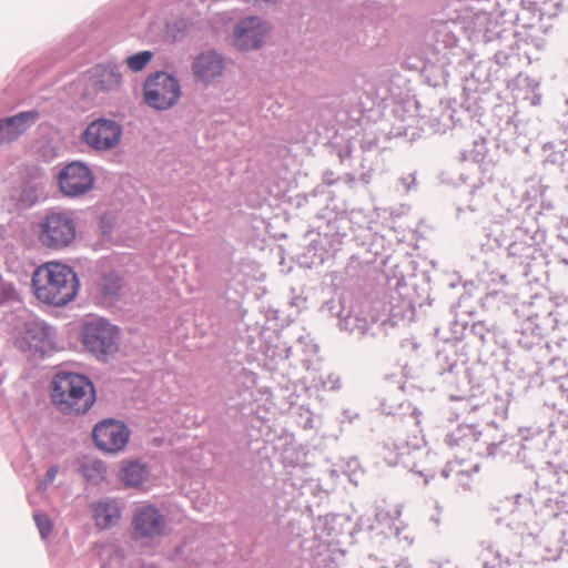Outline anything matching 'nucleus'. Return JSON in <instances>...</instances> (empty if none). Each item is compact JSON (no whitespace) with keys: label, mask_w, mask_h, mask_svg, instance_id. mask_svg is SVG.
I'll use <instances>...</instances> for the list:
<instances>
[{"label":"nucleus","mask_w":568,"mask_h":568,"mask_svg":"<svg viewBox=\"0 0 568 568\" xmlns=\"http://www.w3.org/2000/svg\"><path fill=\"white\" fill-rule=\"evenodd\" d=\"M548 190V185L539 184V205L527 204L503 231L508 272H491L503 285L514 281H525L528 285L548 281L549 260L542 245L547 239L546 220L556 210L555 202L547 195Z\"/></svg>","instance_id":"obj_1"},{"label":"nucleus","mask_w":568,"mask_h":568,"mask_svg":"<svg viewBox=\"0 0 568 568\" xmlns=\"http://www.w3.org/2000/svg\"><path fill=\"white\" fill-rule=\"evenodd\" d=\"M416 298H402L392 296L388 307H384V315H366L363 310L352 304V300L344 294H336L325 301L321 306V312L338 320V327L348 332L358 339L385 338L390 328L400 324L405 325L413 321L415 316V306L432 304L430 298V277L428 273L423 272L415 276L412 284Z\"/></svg>","instance_id":"obj_2"},{"label":"nucleus","mask_w":568,"mask_h":568,"mask_svg":"<svg viewBox=\"0 0 568 568\" xmlns=\"http://www.w3.org/2000/svg\"><path fill=\"white\" fill-rule=\"evenodd\" d=\"M363 217L361 211H352L349 217L338 216L327 219L324 225H318L317 231H308L305 234V244L303 253L297 255V262L301 266L312 268L324 264L341 250L343 239L347 235L345 230L349 227L354 241L362 246L369 244L373 233L369 227L357 225L355 220Z\"/></svg>","instance_id":"obj_3"},{"label":"nucleus","mask_w":568,"mask_h":568,"mask_svg":"<svg viewBox=\"0 0 568 568\" xmlns=\"http://www.w3.org/2000/svg\"><path fill=\"white\" fill-rule=\"evenodd\" d=\"M517 508L530 507L535 516L544 524V532L552 541L547 546L549 560L561 559L568 555V503L554 495L547 488H535L529 497L523 494L514 496Z\"/></svg>","instance_id":"obj_4"},{"label":"nucleus","mask_w":568,"mask_h":568,"mask_svg":"<svg viewBox=\"0 0 568 568\" xmlns=\"http://www.w3.org/2000/svg\"><path fill=\"white\" fill-rule=\"evenodd\" d=\"M53 405L64 415L87 414L97 402V389L92 379L70 371L58 372L50 383Z\"/></svg>","instance_id":"obj_5"},{"label":"nucleus","mask_w":568,"mask_h":568,"mask_svg":"<svg viewBox=\"0 0 568 568\" xmlns=\"http://www.w3.org/2000/svg\"><path fill=\"white\" fill-rule=\"evenodd\" d=\"M31 284L39 301L57 307L72 302L81 285L73 267L60 262H51L43 268L37 270L32 275Z\"/></svg>","instance_id":"obj_6"},{"label":"nucleus","mask_w":568,"mask_h":568,"mask_svg":"<svg viewBox=\"0 0 568 568\" xmlns=\"http://www.w3.org/2000/svg\"><path fill=\"white\" fill-rule=\"evenodd\" d=\"M78 339L87 353L105 362L118 353L121 331L108 318L90 314L79 322Z\"/></svg>","instance_id":"obj_7"},{"label":"nucleus","mask_w":568,"mask_h":568,"mask_svg":"<svg viewBox=\"0 0 568 568\" xmlns=\"http://www.w3.org/2000/svg\"><path fill=\"white\" fill-rule=\"evenodd\" d=\"M181 93V84L176 75L164 70L150 73L143 82V100L145 104L158 111L173 108Z\"/></svg>","instance_id":"obj_8"},{"label":"nucleus","mask_w":568,"mask_h":568,"mask_svg":"<svg viewBox=\"0 0 568 568\" xmlns=\"http://www.w3.org/2000/svg\"><path fill=\"white\" fill-rule=\"evenodd\" d=\"M515 51L516 47L511 41L505 49L497 50L487 63L478 64L473 72V78L478 81L483 78L484 83L499 82L510 88L511 82L521 75L517 68L519 59Z\"/></svg>","instance_id":"obj_9"},{"label":"nucleus","mask_w":568,"mask_h":568,"mask_svg":"<svg viewBox=\"0 0 568 568\" xmlns=\"http://www.w3.org/2000/svg\"><path fill=\"white\" fill-rule=\"evenodd\" d=\"M40 226V242L53 250L69 246L77 235V224L71 212L50 210Z\"/></svg>","instance_id":"obj_10"},{"label":"nucleus","mask_w":568,"mask_h":568,"mask_svg":"<svg viewBox=\"0 0 568 568\" xmlns=\"http://www.w3.org/2000/svg\"><path fill=\"white\" fill-rule=\"evenodd\" d=\"M55 180L63 196L77 199L93 189L95 175L88 163L73 160L62 165L55 174Z\"/></svg>","instance_id":"obj_11"},{"label":"nucleus","mask_w":568,"mask_h":568,"mask_svg":"<svg viewBox=\"0 0 568 568\" xmlns=\"http://www.w3.org/2000/svg\"><path fill=\"white\" fill-rule=\"evenodd\" d=\"M131 436L129 426L116 418L99 420L92 428L91 438L94 447L108 455H115L126 447Z\"/></svg>","instance_id":"obj_12"},{"label":"nucleus","mask_w":568,"mask_h":568,"mask_svg":"<svg viewBox=\"0 0 568 568\" xmlns=\"http://www.w3.org/2000/svg\"><path fill=\"white\" fill-rule=\"evenodd\" d=\"M17 346L22 352L44 358L57 351L52 327L44 321L32 318L23 323Z\"/></svg>","instance_id":"obj_13"},{"label":"nucleus","mask_w":568,"mask_h":568,"mask_svg":"<svg viewBox=\"0 0 568 568\" xmlns=\"http://www.w3.org/2000/svg\"><path fill=\"white\" fill-rule=\"evenodd\" d=\"M123 134L122 125L105 116L92 120L82 131L80 139L91 150L105 152L115 149Z\"/></svg>","instance_id":"obj_14"},{"label":"nucleus","mask_w":568,"mask_h":568,"mask_svg":"<svg viewBox=\"0 0 568 568\" xmlns=\"http://www.w3.org/2000/svg\"><path fill=\"white\" fill-rule=\"evenodd\" d=\"M552 310L545 314L530 312L527 318L521 323L519 329H515L507 338L513 342L514 347L524 352L532 353L536 348L541 349L544 332L547 326H550Z\"/></svg>","instance_id":"obj_15"},{"label":"nucleus","mask_w":568,"mask_h":568,"mask_svg":"<svg viewBox=\"0 0 568 568\" xmlns=\"http://www.w3.org/2000/svg\"><path fill=\"white\" fill-rule=\"evenodd\" d=\"M270 31L271 27L261 17H244L239 20L233 30V44L242 52L258 50L263 47Z\"/></svg>","instance_id":"obj_16"},{"label":"nucleus","mask_w":568,"mask_h":568,"mask_svg":"<svg viewBox=\"0 0 568 568\" xmlns=\"http://www.w3.org/2000/svg\"><path fill=\"white\" fill-rule=\"evenodd\" d=\"M467 361L464 342L454 336L453 341H446L436 352V374L442 377L443 383H452L454 374L463 371Z\"/></svg>","instance_id":"obj_17"},{"label":"nucleus","mask_w":568,"mask_h":568,"mask_svg":"<svg viewBox=\"0 0 568 568\" xmlns=\"http://www.w3.org/2000/svg\"><path fill=\"white\" fill-rule=\"evenodd\" d=\"M419 103L415 99H406L396 101L393 105L392 113L394 123L390 133L395 136H405L409 140L419 135L416 130H422L424 114L419 115Z\"/></svg>","instance_id":"obj_18"},{"label":"nucleus","mask_w":568,"mask_h":568,"mask_svg":"<svg viewBox=\"0 0 568 568\" xmlns=\"http://www.w3.org/2000/svg\"><path fill=\"white\" fill-rule=\"evenodd\" d=\"M459 39L447 22L433 27L428 45L435 55L436 62L440 65L452 64L454 59L462 57L463 52L458 45Z\"/></svg>","instance_id":"obj_19"},{"label":"nucleus","mask_w":568,"mask_h":568,"mask_svg":"<svg viewBox=\"0 0 568 568\" xmlns=\"http://www.w3.org/2000/svg\"><path fill=\"white\" fill-rule=\"evenodd\" d=\"M45 174L39 166L27 170L17 193L11 197L18 210H29L45 199Z\"/></svg>","instance_id":"obj_20"},{"label":"nucleus","mask_w":568,"mask_h":568,"mask_svg":"<svg viewBox=\"0 0 568 568\" xmlns=\"http://www.w3.org/2000/svg\"><path fill=\"white\" fill-rule=\"evenodd\" d=\"M121 67L116 63H99L88 71L83 95H99L116 91L122 83Z\"/></svg>","instance_id":"obj_21"},{"label":"nucleus","mask_w":568,"mask_h":568,"mask_svg":"<svg viewBox=\"0 0 568 568\" xmlns=\"http://www.w3.org/2000/svg\"><path fill=\"white\" fill-rule=\"evenodd\" d=\"M166 526L165 517L154 505L138 507L132 518L134 539H152L162 536Z\"/></svg>","instance_id":"obj_22"},{"label":"nucleus","mask_w":568,"mask_h":568,"mask_svg":"<svg viewBox=\"0 0 568 568\" xmlns=\"http://www.w3.org/2000/svg\"><path fill=\"white\" fill-rule=\"evenodd\" d=\"M536 8L529 0H506L505 4L500 6V17L504 23H511L526 31L539 24L545 16L541 9Z\"/></svg>","instance_id":"obj_23"},{"label":"nucleus","mask_w":568,"mask_h":568,"mask_svg":"<svg viewBox=\"0 0 568 568\" xmlns=\"http://www.w3.org/2000/svg\"><path fill=\"white\" fill-rule=\"evenodd\" d=\"M560 133L541 145V163L568 174V121H559Z\"/></svg>","instance_id":"obj_24"},{"label":"nucleus","mask_w":568,"mask_h":568,"mask_svg":"<svg viewBox=\"0 0 568 568\" xmlns=\"http://www.w3.org/2000/svg\"><path fill=\"white\" fill-rule=\"evenodd\" d=\"M493 84L484 83V79L478 81L476 78L466 80V84L463 90L462 97V111L467 113V116L471 121L481 123L485 110L487 108V101L485 95L489 91Z\"/></svg>","instance_id":"obj_25"},{"label":"nucleus","mask_w":568,"mask_h":568,"mask_svg":"<svg viewBox=\"0 0 568 568\" xmlns=\"http://www.w3.org/2000/svg\"><path fill=\"white\" fill-rule=\"evenodd\" d=\"M224 69V59L215 50L199 53L192 62L193 77L196 82L203 85H209L222 77Z\"/></svg>","instance_id":"obj_26"},{"label":"nucleus","mask_w":568,"mask_h":568,"mask_svg":"<svg viewBox=\"0 0 568 568\" xmlns=\"http://www.w3.org/2000/svg\"><path fill=\"white\" fill-rule=\"evenodd\" d=\"M464 338L477 339L481 346L489 344L490 342L499 345L500 347L509 346L508 339L504 332L495 323H488L487 321H477L469 324L468 322L463 324L462 336Z\"/></svg>","instance_id":"obj_27"},{"label":"nucleus","mask_w":568,"mask_h":568,"mask_svg":"<svg viewBox=\"0 0 568 568\" xmlns=\"http://www.w3.org/2000/svg\"><path fill=\"white\" fill-rule=\"evenodd\" d=\"M456 111L452 109V102L440 100L436 108L430 110L429 115H424L422 131L428 130L432 133H446L457 124L463 125L462 118H455Z\"/></svg>","instance_id":"obj_28"},{"label":"nucleus","mask_w":568,"mask_h":568,"mask_svg":"<svg viewBox=\"0 0 568 568\" xmlns=\"http://www.w3.org/2000/svg\"><path fill=\"white\" fill-rule=\"evenodd\" d=\"M535 484L537 488H540L539 485L544 484L542 488L548 486L549 488L556 489V496L564 499L560 494L568 490V465L550 460L545 462L537 474ZM551 493L555 495L554 491Z\"/></svg>","instance_id":"obj_29"},{"label":"nucleus","mask_w":568,"mask_h":568,"mask_svg":"<svg viewBox=\"0 0 568 568\" xmlns=\"http://www.w3.org/2000/svg\"><path fill=\"white\" fill-rule=\"evenodd\" d=\"M40 119L36 109L21 111L14 115L0 119V139L7 142L17 140Z\"/></svg>","instance_id":"obj_30"},{"label":"nucleus","mask_w":568,"mask_h":568,"mask_svg":"<svg viewBox=\"0 0 568 568\" xmlns=\"http://www.w3.org/2000/svg\"><path fill=\"white\" fill-rule=\"evenodd\" d=\"M509 346L503 347L507 351L503 365L506 372H509L518 379H524L537 369V362L530 352H524L514 347L513 342H508Z\"/></svg>","instance_id":"obj_31"},{"label":"nucleus","mask_w":568,"mask_h":568,"mask_svg":"<svg viewBox=\"0 0 568 568\" xmlns=\"http://www.w3.org/2000/svg\"><path fill=\"white\" fill-rule=\"evenodd\" d=\"M527 125L528 122H518L506 128L503 126L496 134L497 146L508 154L518 150L527 151L531 140L526 130Z\"/></svg>","instance_id":"obj_32"},{"label":"nucleus","mask_w":568,"mask_h":568,"mask_svg":"<svg viewBox=\"0 0 568 568\" xmlns=\"http://www.w3.org/2000/svg\"><path fill=\"white\" fill-rule=\"evenodd\" d=\"M479 429L474 424H462L456 428L446 433L444 443L453 449H460L466 452H474L481 455L484 452L479 449L477 444V436Z\"/></svg>","instance_id":"obj_33"},{"label":"nucleus","mask_w":568,"mask_h":568,"mask_svg":"<svg viewBox=\"0 0 568 568\" xmlns=\"http://www.w3.org/2000/svg\"><path fill=\"white\" fill-rule=\"evenodd\" d=\"M123 283V277L118 272L110 271L103 273L97 282L99 296L106 303L119 301Z\"/></svg>","instance_id":"obj_34"},{"label":"nucleus","mask_w":568,"mask_h":568,"mask_svg":"<svg viewBox=\"0 0 568 568\" xmlns=\"http://www.w3.org/2000/svg\"><path fill=\"white\" fill-rule=\"evenodd\" d=\"M480 185H474L469 192L470 200L466 206H457L456 219L464 223H476L485 211V201L478 194Z\"/></svg>","instance_id":"obj_35"},{"label":"nucleus","mask_w":568,"mask_h":568,"mask_svg":"<svg viewBox=\"0 0 568 568\" xmlns=\"http://www.w3.org/2000/svg\"><path fill=\"white\" fill-rule=\"evenodd\" d=\"M93 518L97 527L109 529L121 518V509L113 500L98 501L93 507Z\"/></svg>","instance_id":"obj_36"},{"label":"nucleus","mask_w":568,"mask_h":568,"mask_svg":"<svg viewBox=\"0 0 568 568\" xmlns=\"http://www.w3.org/2000/svg\"><path fill=\"white\" fill-rule=\"evenodd\" d=\"M149 473L148 465L140 460H129L119 470V479L125 487H140Z\"/></svg>","instance_id":"obj_37"},{"label":"nucleus","mask_w":568,"mask_h":568,"mask_svg":"<svg viewBox=\"0 0 568 568\" xmlns=\"http://www.w3.org/2000/svg\"><path fill=\"white\" fill-rule=\"evenodd\" d=\"M466 372L469 379L470 397L483 396L486 393V383L490 376L488 367L484 363L476 362L467 367Z\"/></svg>","instance_id":"obj_38"},{"label":"nucleus","mask_w":568,"mask_h":568,"mask_svg":"<svg viewBox=\"0 0 568 568\" xmlns=\"http://www.w3.org/2000/svg\"><path fill=\"white\" fill-rule=\"evenodd\" d=\"M394 447L397 449L396 456L398 458V465H402L413 473L423 475V473L417 469L415 462L416 456L422 453V448L418 445H412L407 440H397V446Z\"/></svg>","instance_id":"obj_39"},{"label":"nucleus","mask_w":568,"mask_h":568,"mask_svg":"<svg viewBox=\"0 0 568 568\" xmlns=\"http://www.w3.org/2000/svg\"><path fill=\"white\" fill-rule=\"evenodd\" d=\"M494 452L490 453L491 457H515L517 462H520V442L517 436H509L507 434L498 435V443H493Z\"/></svg>","instance_id":"obj_40"},{"label":"nucleus","mask_w":568,"mask_h":568,"mask_svg":"<svg viewBox=\"0 0 568 568\" xmlns=\"http://www.w3.org/2000/svg\"><path fill=\"white\" fill-rule=\"evenodd\" d=\"M517 115L516 108L509 102H500L493 106L491 118L498 130L518 123L515 118Z\"/></svg>","instance_id":"obj_41"},{"label":"nucleus","mask_w":568,"mask_h":568,"mask_svg":"<svg viewBox=\"0 0 568 568\" xmlns=\"http://www.w3.org/2000/svg\"><path fill=\"white\" fill-rule=\"evenodd\" d=\"M480 559L483 561V568H508L510 560L503 558L499 550L495 549L491 542L481 541Z\"/></svg>","instance_id":"obj_42"},{"label":"nucleus","mask_w":568,"mask_h":568,"mask_svg":"<svg viewBox=\"0 0 568 568\" xmlns=\"http://www.w3.org/2000/svg\"><path fill=\"white\" fill-rule=\"evenodd\" d=\"M505 434L500 432L498 427L494 424H488L484 429H479V435L477 436V444L479 449H483V454L487 457H491L490 453L494 452V444L498 443V435Z\"/></svg>","instance_id":"obj_43"},{"label":"nucleus","mask_w":568,"mask_h":568,"mask_svg":"<svg viewBox=\"0 0 568 568\" xmlns=\"http://www.w3.org/2000/svg\"><path fill=\"white\" fill-rule=\"evenodd\" d=\"M454 382L452 383H445L450 389L455 390V393H452V398H471L470 397V386H469V379L466 372V367H463V371H457L454 374L453 377Z\"/></svg>","instance_id":"obj_44"},{"label":"nucleus","mask_w":568,"mask_h":568,"mask_svg":"<svg viewBox=\"0 0 568 568\" xmlns=\"http://www.w3.org/2000/svg\"><path fill=\"white\" fill-rule=\"evenodd\" d=\"M349 517L341 514H328L324 517L323 531L332 538L344 534V526L349 525Z\"/></svg>","instance_id":"obj_45"},{"label":"nucleus","mask_w":568,"mask_h":568,"mask_svg":"<svg viewBox=\"0 0 568 568\" xmlns=\"http://www.w3.org/2000/svg\"><path fill=\"white\" fill-rule=\"evenodd\" d=\"M523 84L526 92L524 99L527 100L530 105L539 106L542 101L540 79L527 75L523 79Z\"/></svg>","instance_id":"obj_46"},{"label":"nucleus","mask_w":568,"mask_h":568,"mask_svg":"<svg viewBox=\"0 0 568 568\" xmlns=\"http://www.w3.org/2000/svg\"><path fill=\"white\" fill-rule=\"evenodd\" d=\"M515 40L513 43L515 44L517 50H520L521 47H532L537 51H542L546 47V40L541 37L531 36L526 31L516 30L513 34Z\"/></svg>","instance_id":"obj_47"},{"label":"nucleus","mask_w":568,"mask_h":568,"mask_svg":"<svg viewBox=\"0 0 568 568\" xmlns=\"http://www.w3.org/2000/svg\"><path fill=\"white\" fill-rule=\"evenodd\" d=\"M548 437H535L519 438L520 442V463H527L530 459V455L534 452H541L546 446V440Z\"/></svg>","instance_id":"obj_48"},{"label":"nucleus","mask_w":568,"mask_h":568,"mask_svg":"<svg viewBox=\"0 0 568 568\" xmlns=\"http://www.w3.org/2000/svg\"><path fill=\"white\" fill-rule=\"evenodd\" d=\"M488 154L487 140L478 138L473 142V148L469 151L463 152L464 160H471L476 163H481Z\"/></svg>","instance_id":"obj_49"},{"label":"nucleus","mask_w":568,"mask_h":568,"mask_svg":"<svg viewBox=\"0 0 568 568\" xmlns=\"http://www.w3.org/2000/svg\"><path fill=\"white\" fill-rule=\"evenodd\" d=\"M152 58V51L143 50L129 55L125 62L130 70H132L133 72H139L142 71L151 62Z\"/></svg>","instance_id":"obj_50"},{"label":"nucleus","mask_w":568,"mask_h":568,"mask_svg":"<svg viewBox=\"0 0 568 568\" xmlns=\"http://www.w3.org/2000/svg\"><path fill=\"white\" fill-rule=\"evenodd\" d=\"M374 263V260H362L361 256L354 254L349 257V261L346 265V273L351 277L359 276L362 272H365L366 268H369Z\"/></svg>","instance_id":"obj_51"},{"label":"nucleus","mask_w":568,"mask_h":568,"mask_svg":"<svg viewBox=\"0 0 568 568\" xmlns=\"http://www.w3.org/2000/svg\"><path fill=\"white\" fill-rule=\"evenodd\" d=\"M442 285L450 290L463 286L465 292H469L470 288L474 287L473 281L462 283V276L456 272L444 275L442 278Z\"/></svg>","instance_id":"obj_52"},{"label":"nucleus","mask_w":568,"mask_h":568,"mask_svg":"<svg viewBox=\"0 0 568 568\" xmlns=\"http://www.w3.org/2000/svg\"><path fill=\"white\" fill-rule=\"evenodd\" d=\"M33 519L42 539L48 538L53 530V523L47 514L34 513Z\"/></svg>","instance_id":"obj_53"},{"label":"nucleus","mask_w":568,"mask_h":568,"mask_svg":"<svg viewBox=\"0 0 568 568\" xmlns=\"http://www.w3.org/2000/svg\"><path fill=\"white\" fill-rule=\"evenodd\" d=\"M549 324L552 328H562L568 333V306L552 311Z\"/></svg>","instance_id":"obj_54"},{"label":"nucleus","mask_w":568,"mask_h":568,"mask_svg":"<svg viewBox=\"0 0 568 568\" xmlns=\"http://www.w3.org/2000/svg\"><path fill=\"white\" fill-rule=\"evenodd\" d=\"M18 298V292L10 282H4L0 277V306L13 302Z\"/></svg>","instance_id":"obj_55"},{"label":"nucleus","mask_w":568,"mask_h":568,"mask_svg":"<svg viewBox=\"0 0 568 568\" xmlns=\"http://www.w3.org/2000/svg\"><path fill=\"white\" fill-rule=\"evenodd\" d=\"M394 446H397V440L394 439H388L383 444V457L389 466H398L397 449Z\"/></svg>","instance_id":"obj_56"},{"label":"nucleus","mask_w":568,"mask_h":568,"mask_svg":"<svg viewBox=\"0 0 568 568\" xmlns=\"http://www.w3.org/2000/svg\"><path fill=\"white\" fill-rule=\"evenodd\" d=\"M89 470H92L95 474H98L101 479H105L106 478L108 466L101 459L93 460L90 466H83V475H84V477H87L88 480H91L92 479V475L89 473Z\"/></svg>","instance_id":"obj_57"},{"label":"nucleus","mask_w":568,"mask_h":568,"mask_svg":"<svg viewBox=\"0 0 568 568\" xmlns=\"http://www.w3.org/2000/svg\"><path fill=\"white\" fill-rule=\"evenodd\" d=\"M114 217L112 214L105 212L99 216L98 229L103 236H109L114 230Z\"/></svg>","instance_id":"obj_58"},{"label":"nucleus","mask_w":568,"mask_h":568,"mask_svg":"<svg viewBox=\"0 0 568 568\" xmlns=\"http://www.w3.org/2000/svg\"><path fill=\"white\" fill-rule=\"evenodd\" d=\"M397 189L409 192L417 189L416 171L402 175L397 180Z\"/></svg>","instance_id":"obj_59"},{"label":"nucleus","mask_w":568,"mask_h":568,"mask_svg":"<svg viewBox=\"0 0 568 568\" xmlns=\"http://www.w3.org/2000/svg\"><path fill=\"white\" fill-rule=\"evenodd\" d=\"M527 438H535V437H548V434L545 429H542L540 426H526L520 427L518 429V438L526 437Z\"/></svg>","instance_id":"obj_60"},{"label":"nucleus","mask_w":568,"mask_h":568,"mask_svg":"<svg viewBox=\"0 0 568 568\" xmlns=\"http://www.w3.org/2000/svg\"><path fill=\"white\" fill-rule=\"evenodd\" d=\"M379 139L375 134L365 133L361 141V149L364 152L373 151L378 148Z\"/></svg>","instance_id":"obj_61"},{"label":"nucleus","mask_w":568,"mask_h":568,"mask_svg":"<svg viewBox=\"0 0 568 568\" xmlns=\"http://www.w3.org/2000/svg\"><path fill=\"white\" fill-rule=\"evenodd\" d=\"M531 6L536 4V9H541L540 11L545 16H551L552 9L557 7V3L554 0H529Z\"/></svg>","instance_id":"obj_62"},{"label":"nucleus","mask_w":568,"mask_h":568,"mask_svg":"<svg viewBox=\"0 0 568 568\" xmlns=\"http://www.w3.org/2000/svg\"><path fill=\"white\" fill-rule=\"evenodd\" d=\"M554 383L557 385L561 396L568 402V373L554 378Z\"/></svg>","instance_id":"obj_63"},{"label":"nucleus","mask_w":568,"mask_h":568,"mask_svg":"<svg viewBox=\"0 0 568 568\" xmlns=\"http://www.w3.org/2000/svg\"><path fill=\"white\" fill-rule=\"evenodd\" d=\"M557 239L568 246V217L561 220Z\"/></svg>","instance_id":"obj_64"}]
</instances>
